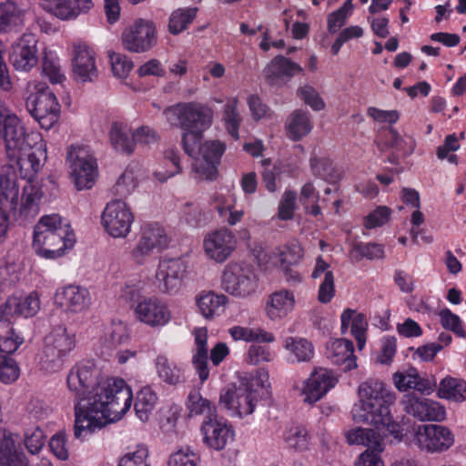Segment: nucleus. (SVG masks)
Returning a JSON list of instances; mask_svg holds the SVG:
<instances>
[{
  "mask_svg": "<svg viewBox=\"0 0 466 466\" xmlns=\"http://www.w3.org/2000/svg\"><path fill=\"white\" fill-rule=\"evenodd\" d=\"M66 386L76 400L74 436L77 440L120 420L131 407L132 392L126 381L103 377L93 360L76 363L67 373Z\"/></svg>",
  "mask_w": 466,
  "mask_h": 466,
  "instance_id": "1",
  "label": "nucleus"
},
{
  "mask_svg": "<svg viewBox=\"0 0 466 466\" xmlns=\"http://www.w3.org/2000/svg\"><path fill=\"white\" fill-rule=\"evenodd\" d=\"M359 397L360 402L351 410L354 420L373 425L380 441L388 436L400 441L401 426L393 420L390 411V406L396 400L395 393L382 381L370 379L360 385Z\"/></svg>",
  "mask_w": 466,
  "mask_h": 466,
  "instance_id": "2",
  "label": "nucleus"
},
{
  "mask_svg": "<svg viewBox=\"0 0 466 466\" xmlns=\"http://www.w3.org/2000/svg\"><path fill=\"white\" fill-rule=\"evenodd\" d=\"M76 243L70 225L58 214L43 216L34 228L33 248L35 253L46 259H56L65 255Z\"/></svg>",
  "mask_w": 466,
  "mask_h": 466,
  "instance_id": "3",
  "label": "nucleus"
},
{
  "mask_svg": "<svg viewBox=\"0 0 466 466\" xmlns=\"http://www.w3.org/2000/svg\"><path fill=\"white\" fill-rule=\"evenodd\" d=\"M167 121L182 129L181 144L184 151H193L198 139L212 124L213 110L198 102L178 103L165 110Z\"/></svg>",
  "mask_w": 466,
  "mask_h": 466,
  "instance_id": "4",
  "label": "nucleus"
},
{
  "mask_svg": "<svg viewBox=\"0 0 466 466\" xmlns=\"http://www.w3.org/2000/svg\"><path fill=\"white\" fill-rule=\"evenodd\" d=\"M25 106L42 128L48 130L58 120L60 105L46 83L33 80L25 86Z\"/></svg>",
  "mask_w": 466,
  "mask_h": 466,
  "instance_id": "5",
  "label": "nucleus"
},
{
  "mask_svg": "<svg viewBox=\"0 0 466 466\" xmlns=\"http://www.w3.org/2000/svg\"><path fill=\"white\" fill-rule=\"evenodd\" d=\"M192 335L194 347L191 350V363L199 380L203 383L209 378L208 329L207 328H195ZM228 354L229 349L227 344L218 342L210 350V361L214 366H218Z\"/></svg>",
  "mask_w": 466,
  "mask_h": 466,
  "instance_id": "6",
  "label": "nucleus"
},
{
  "mask_svg": "<svg viewBox=\"0 0 466 466\" xmlns=\"http://www.w3.org/2000/svg\"><path fill=\"white\" fill-rule=\"evenodd\" d=\"M76 335L63 326H58L46 336L41 366L48 372L62 369L67 356L76 348Z\"/></svg>",
  "mask_w": 466,
  "mask_h": 466,
  "instance_id": "7",
  "label": "nucleus"
},
{
  "mask_svg": "<svg viewBox=\"0 0 466 466\" xmlns=\"http://www.w3.org/2000/svg\"><path fill=\"white\" fill-rule=\"evenodd\" d=\"M193 151H184L194 159L192 172L195 178L199 180H214L218 177V167L220 164L221 157L225 152L226 146L218 140L198 139Z\"/></svg>",
  "mask_w": 466,
  "mask_h": 466,
  "instance_id": "8",
  "label": "nucleus"
},
{
  "mask_svg": "<svg viewBox=\"0 0 466 466\" xmlns=\"http://www.w3.org/2000/svg\"><path fill=\"white\" fill-rule=\"evenodd\" d=\"M66 160L76 189L91 188L97 177V164L89 147L81 145L71 146L67 151Z\"/></svg>",
  "mask_w": 466,
  "mask_h": 466,
  "instance_id": "9",
  "label": "nucleus"
},
{
  "mask_svg": "<svg viewBox=\"0 0 466 466\" xmlns=\"http://www.w3.org/2000/svg\"><path fill=\"white\" fill-rule=\"evenodd\" d=\"M258 286V277L252 267L244 263H228L222 274L221 288L227 293L238 297L252 296Z\"/></svg>",
  "mask_w": 466,
  "mask_h": 466,
  "instance_id": "10",
  "label": "nucleus"
},
{
  "mask_svg": "<svg viewBox=\"0 0 466 466\" xmlns=\"http://www.w3.org/2000/svg\"><path fill=\"white\" fill-rule=\"evenodd\" d=\"M169 238L165 229L157 223L144 224L137 242L130 252L132 260L137 265L145 264L147 259L166 249Z\"/></svg>",
  "mask_w": 466,
  "mask_h": 466,
  "instance_id": "11",
  "label": "nucleus"
},
{
  "mask_svg": "<svg viewBox=\"0 0 466 466\" xmlns=\"http://www.w3.org/2000/svg\"><path fill=\"white\" fill-rule=\"evenodd\" d=\"M258 403L257 392L245 384H229L219 395V406L233 418H244L254 412Z\"/></svg>",
  "mask_w": 466,
  "mask_h": 466,
  "instance_id": "12",
  "label": "nucleus"
},
{
  "mask_svg": "<svg viewBox=\"0 0 466 466\" xmlns=\"http://www.w3.org/2000/svg\"><path fill=\"white\" fill-rule=\"evenodd\" d=\"M412 441L422 451L441 453L455 441L453 432L441 424H421L413 429Z\"/></svg>",
  "mask_w": 466,
  "mask_h": 466,
  "instance_id": "13",
  "label": "nucleus"
},
{
  "mask_svg": "<svg viewBox=\"0 0 466 466\" xmlns=\"http://www.w3.org/2000/svg\"><path fill=\"white\" fill-rule=\"evenodd\" d=\"M134 220L131 208L121 199L107 203L101 215L102 226L114 238H127L131 231Z\"/></svg>",
  "mask_w": 466,
  "mask_h": 466,
  "instance_id": "14",
  "label": "nucleus"
},
{
  "mask_svg": "<svg viewBox=\"0 0 466 466\" xmlns=\"http://www.w3.org/2000/svg\"><path fill=\"white\" fill-rule=\"evenodd\" d=\"M125 49L132 53H146L157 43V32L153 22L146 19H137L127 26L121 35Z\"/></svg>",
  "mask_w": 466,
  "mask_h": 466,
  "instance_id": "15",
  "label": "nucleus"
},
{
  "mask_svg": "<svg viewBox=\"0 0 466 466\" xmlns=\"http://www.w3.org/2000/svg\"><path fill=\"white\" fill-rule=\"evenodd\" d=\"M188 264L183 258H163L156 270V281L163 293L175 294L183 285Z\"/></svg>",
  "mask_w": 466,
  "mask_h": 466,
  "instance_id": "16",
  "label": "nucleus"
},
{
  "mask_svg": "<svg viewBox=\"0 0 466 466\" xmlns=\"http://www.w3.org/2000/svg\"><path fill=\"white\" fill-rule=\"evenodd\" d=\"M346 437L350 444L367 447L359 458V466H384L380 457L384 450L383 443L373 430L358 427L348 431Z\"/></svg>",
  "mask_w": 466,
  "mask_h": 466,
  "instance_id": "17",
  "label": "nucleus"
},
{
  "mask_svg": "<svg viewBox=\"0 0 466 466\" xmlns=\"http://www.w3.org/2000/svg\"><path fill=\"white\" fill-rule=\"evenodd\" d=\"M401 405L406 413L420 421H442L446 418L444 406L414 392L403 395Z\"/></svg>",
  "mask_w": 466,
  "mask_h": 466,
  "instance_id": "18",
  "label": "nucleus"
},
{
  "mask_svg": "<svg viewBox=\"0 0 466 466\" xmlns=\"http://www.w3.org/2000/svg\"><path fill=\"white\" fill-rule=\"evenodd\" d=\"M337 382L338 379L331 370L319 368L312 371L301 386H296L295 390H299L303 402L312 405L334 388Z\"/></svg>",
  "mask_w": 466,
  "mask_h": 466,
  "instance_id": "19",
  "label": "nucleus"
},
{
  "mask_svg": "<svg viewBox=\"0 0 466 466\" xmlns=\"http://www.w3.org/2000/svg\"><path fill=\"white\" fill-rule=\"evenodd\" d=\"M11 167L16 168L20 177L30 183L40 171L46 159L45 145L41 142L35 147L31 146L26 150L16 151L14 157H7Z\"/></svg>",
  "mask_w": 466,
  "mask_h": 466,
  "instance_id": "20",
  "label": "nucleus"
},
{
  "mask_svg": "<svg viewBox=\"0 0 466 466\" xmlns=\"http://www.w3.org/2000/svg\"><path fill=\"white\" fill-rule=\"evenodd\" d=\"M200 432L203 442L215 451L224 450L235 438V430L227 420L210 416L204 419Z\"/></svg>",
  "mask_w": 466,
  "mask_h": 466,
  "instance_id": "21",
  "label": "nucleus"
},
{
  "mask_svg": "<svg viewBox=\"0 0 466 466\" xmlns=\"http://www.w3.org/2000/svg\"><path fill=\"white\" fill-rule=\"evenodd\" d=\"M237 239L228 228H220L208 233L203 240L206 256L217 263L225 262L235 250Z\"/></svg>",
  "mask_w": 466,
  "mask_h": 466,
  "instance_id": "22",
  "label": "nucleus"
},
{
  "mask_svg": "<svg viewBox=\"0 0 466 466\" xmlns=\"http://www.w3.org/2000/svg\"><path fill=\"white\" fill-rule=\"evenodd\" d=\"M9 61L17 71L28 72L37 65V40L33 34H24L13 46Z\"/></svg>",
  "mask_w": 466,
  "mask_h": 466,
  "instance_id": "23",
  "label": "nucleus"
},
{
  "mask_svg": "<svg viewBox=\"0 0 466 466\" xmlns=\"http://www.w3.org/2000/svg\"><path fill=\"white\" fill-rule=\"evenodd\" d=\"M40 309V299L37 292H31L25 297H10L0 307V321L11 322L15 318H31Z\"/></svg>",
  "mask_w": 466,
  "mask_h": 466,
  "instance_id": "24",
  "label": "nucleus"
},
{
  "mask_svg": "<svg viewBox=\"0 0 466 466\" xmlns=\"http://www.w3.org/2000/svg\"><path fill=\"white\" fill-rule=\"evenodd\" d=\"M135 315L139 321L152 328L166 326L171 319L167 306L157 297L139 301L135 308Z\"/></svg>",
  "mask_w": 466,
  "mask_h": 466,
  "instance_id": "25",
  "label": "nucleus"
},
{
  "mask_svg": "<svg viewBox=\"0 0 466 466\" xmlns=\"http://www.w3.org/2000/svg\"><path fill=\"white\" fill-rule=\"evenodd\" d=\"M55 303L66 313H81L89 308L91 297L86 288L68 285L57 289Z\"/></svg>",
  "mask_w": 466,
  "mask_h": 466,
  "instance_id": "26",
  "label": "nucleus"
},
{
  "mask_svg": "<svg viewBox=\"0 0 466 466\" xmlns=\"http://www.w3.org/2000/svg\"><path fill=\"white\" fill-rule=\"evenodd\" d=\"M73 71L81 82H93L97 78L96 53L86 44L74 46Z\"/></svg>",
  "mask_w": 466,
  "mask_h": 466,
  "instance_id": "27",
  "label": "nucleus"
},
{
  "mask_svg": "<svg viewBox=\"0 0 466 466\" xmlns=\"http://www.w3.org/2000/svg\"><path fill=\"white\" fill-rule=\"evenodd\" d=\"M393 380L396 388L400 391L413 389L422 394L430 395L437 388L435 377H420L414 368L403 372H396L393 375Z\"/></svg>",
  "mask_w": 466,
  "mask_h": 466,
  "instance_id": "28",
  "label": "nucleus"
},
{
  "mask_svg": "<svg viewBox=\"0 0 466 466\" xmlns=\"http://www.w3.org/2000/svg\"><path fill=\"white\" fill-rule=\"evenodd\" d=\"M326 357L335 365L342 366L344 371L357 368L354 345L346 339H330L326 346Z\"/></svg>",
  "mask_w": 466,
  "mask_h": 466,
  "instance_id": "29",
  "label": "nucleus"
},
{
  "mask_svg": "<svg viewBox=\"0 0 466 466\" xmlns=\"http://www.w3.org/2000/svg\"><path fill=\"white\" fill-rule=\"evenodd\" d=\"M43 196L42 189L35 185L27 183L23 187L21 199L19 198L20 203L16 209L17 212L15 214L20 223L29 222L38 215Z\"/></svg>",
  "mask_w": 466,
  "mask_h": 466,
  "instance_id": "30",
  "label": "nucleus"
},
{
  "mask_svg": "<svg viewBox=\"0 0 466 466\" xmlns=\"http://www.w3.org/2000/svg\"><path fill=\"white\" fill-rule=\"evenodd\" d=\"M43 8L61 20H71L93 6L92 0H46Z\"/></svg>",
  "mask_w": 466,
  "mask_h": 466,
  "instance_id": "31",
  "label": "nucleus"
},
{
  "mask_svg": "<svg viewBox=\"0 0 466 466\" xmlns=\"http://www.w3.org/2000/svg\"><path fill=\"white\" fill-rule=\"evenodd\" d=\"M2 133L3 137L0 139H4L5 142L7 157H14L16 151L26 150L31 146L28 141L29 136L25 134L24 127L15 115L9 117Z\"/></svg>",
  "mask_w": 466,
  "mask_h": 466,
  "instance_id": "32",
  "label": "nucleus"
},
{
  "mask_svg": "<svg viewBox=\"0 0 466 466\" xmlns=\"http://www.w3.org/2000/svg\"><path fill=\"white\" fill-rule=\"evenodd\" d=\"M301 71L299 65L285 56H278L264 69V76L269 85L279 86L282 84L284 77L289 79Z\"/></svg>",
  "mask_w": 466,
  "mask_h": 466,
  "instance_id": "33",
  "label": "nucleus"
},
{
  "mask_svg": "<svg viewBox=\"0 0 466 466\" xmlns=\"http://www.w3.org/2000/svg\"><path fill=\"white\" fill-rule=\"evenodd\" d=\"M228 299L224 294L214 291H202L196 297V304L199 313L206 319H213L220 316L225 309Z\"/></svg>",
  "mask_w": 466,
  "mask_h": 466,
  "instance_id": "34",
  "label": "nucleus"
},
{
  "mask_svg": "<svg viewBox=\"0 0 466 466\" xmlns=\"http://www.w3.org/2000/svg\"><path fill=\"white\" fill-rule=\"evenodd\" d=\"M154 365L158 379L164 383L177 386L186 381L183 367L169 360L166 355H158L154 360Z\"/></svg>",
  "mask_w": 466,
  "mask_h": 466,
  "instance_id": "35",
  "label": "nucleus"
},
{
  "mask_svg": "<svg viewBox=\"0 0 466 466\" xmlns=\"http://www.w3.org/2000/svg\"><path fill=\"white\" fill-rule=\"evenodd\" d=\"M340 320L342 333H346L349 327H350V333L357 340L359 350H361L366 344V330L368 328L365 315L346 309L340 316Z\"/></svg>",
  "mask_w": 466,
  "mask_h": 466,
  "instance_id": "36",
  "label": "nucleus"
},
{
  "mask_svg": "<svg viewBox=\"0 0 466 466\" xmlns=\"http://www.w3.org/2000/svg\"><path fill=\"white\" fill-rule=\"evenodd\" d=\"M295 297L292 291L282 289L272 293L268 300L266 311L268 317L274 320L286 317L292 311Z\"/></svg>",
  "mask_w": 466,
  "mask_h": 466,
  "instance_id": "37",
  "label": "nucleus"
},
{
  "mask_svg": "<svg viewBox=\"0 0 466 466\" xmlns=\"http://www.w3.org/2000/svg\"><path fill=\"white\" fill-rule=\"evenodd\" d=\"M286 128L289 138L300 140L312 130L309 113L303 109L293 111L287 119Z\"/></svg>",
  "mask_w": 466,
  "mask_h": 466,
  "instance_id": "38",
  "label": "nucleus"
},
{
  "mask_svg": "<svg viewBox=\"0 0 466 466\" xmlns=\"http://www.w3.org/2000/svg\"><path fill=\"white\" fill-rule=\"evenodd\" d=\"M110 142L113 147L121 153L130 155L134 152L136 139L134 138V132L123 124L114 123L111 127Z\"/></svg>",
  "mask_w": 466,
  "mask_h": 466,
  "instance_id": "39",
  "label": "nucleus"
},
{
  "mask_svg": "<svg viewBox=\"0 0 466 466\" xmlns=\"http://www.w3.org/2000/svg\"><path fill=\"white\" fill-rule=\"evenodd\" d=\"M437 395L447 400L463 402L466 400V380L447 376L441 380Z\"/></svg>",
  "mask_w": 466,
  "mask_h": 466,
  "instance_id": "40",
  "label": "nucleus"
},
{
  "mask_svg": "<svg viewBox=\"0 0 466 466\" xmlns=\"http://www.w3.org/2000/svg\"><path fill=\"white\" fill-rule=\"evenodd\" d=\"M283 346L289 352L290 362L309 361L314 355L313 345L306 339L288 337L285 339Z\"/></svg>",
  "mask_w": 466,
  "mask_h": 466,
  "instance_id": "41",
  "label": "nucleus"
},
{
  "mask_svg": "<svg viewBox=\"0 0 466 466\" xmlns=\"http://www.w3.org/2000/svg\"><path fill=\"white\" fill-rule=\"evenodd\" d=\"M157 402V393L149 386L143 387L137 393L134 405L137 418L141 421H147L155 410Z\"/></svg>",
  "mask_w": 466,
  "mask_h": 466,
  "instance_id": "42",
  "label": "nucleus"
},
{
  "mask_svg": "<svg viewBox=\"0 0 466 466\" xmlns=\"http://www.w3.org/2000/svg\"><path fill=\"white\" fill-rule=\"evenodd\" d=\"M214 201L215 208L223 221L234 226L241 220L244 212L243 210L234 209L235 200L232 195H217Z\"/></svg>",
  "mask_w": 466,
  "mask_h": 466,
  "instance_id": "43",
  "label": "nucleus"
},
{
  "mask_svg": "<svg viewBox=\"0 0 466 466\" xmlns=\"http://www.w3.org/2000/svg\"><path fill=\"white\" fill-rule=\"evenodd\" d=\"M228 333L234 340H244L247 342H267L270 343L275 340L272 333L266 331L260 328H247L242 326H233L228 329Z\"/></svg>",
  "mask_w": 466,
  "mask_h": 466,
  "instance_id": "44",
  "label": "nucleus"
},
{
  "mask_svg": "<svg viewBox=\"0 0 466 466\" xmlns=\"http://www.w3.org/2000/svg\"><path fill=\"white\" fill-rule=\"evenodd\" d=\"M20 9L14 2L0 4V32L6 33L22 25Z\"/></svg>",
  "mask_w": 466,
  "mask_h": 466,
  "instance_id": "45",
  "label": "nucleus"
},
{
  "mask_svg": "<svg viewBox=\"0 0 466 466\" xmlns=\"http://www.w3.org/2000/svg\"><path fill=\"white\" fill-rule=\"evenodd\" d=\"M198 8L186 7L175 10L169 17L168 30L173 35H178L190 25L197 15Z\"/></svg>",
  "mask_w": 466,
  "mask_h": 466,
  "instance_id": "46",
  "label": "nucleus"
},
{
  "mask_svg": "<svg viewBox=\"0 0 466 466\" xmlns=\"http://www.w3.org/2000/svg\"><path fill=\"white\" fill-rule=\"evenodd\" d=\"M309 166L312 174L329 183H335L339 178V173L327 157H311Z\"/></svg>",
  "mask_w": 466,
  "mask_h": 466,
  "instance_id": "47",
  "label": "nucleus"
},
{
  "mask_svg": "<svg viewBox=\"0 0 466 466\" xmlns=\"http://www.w3.org/2000/svg\"><path fill=\"white\" fill-rule=\"evenodd\" d=\"M225 127L228 134L235 139H238L239 125L241 123V116L238 110V100L237 98H231L227 101L224 106V116H223Z\"/></svg>",
  "mask_w": 466,
  "mask_h": 466,
  "instance_id": "48",
  "label": "nucleus"
},
{
  "mask_svg": "<svg viewBox=\"0 0 466 466\" xmlns=\"http://www.w3.org/2000/svg\"><path fill=\"white\" fill-rule=\"evenodd\" d=\"M25 456L15 449V441L9 431H0V466H5Z\"/></svg>",
  "mask_w": 466,
  "mask_h": 466,
  "instance_id": "49",
  "label": "nucleus"
},
{
  "mask_svg": "<svg viewBox=\"0 0 466 466\" xmlns=\"http://www.w3.org/2000/svg\"><path fill=\"white\" fill-rule=\"evenodd\" d=\"M46 434L43 429L37 425H32L25 429L24 431V442L25 446L27 449L28 452L33 455L38 454L45 443H46Z\"/></svg>",
  "mask_w": 466,
  "mask_h": 466,
  "instance_id": "50",
  "label": "nucleus"
},
{
  "mask_svg": "<svg viewBox=\"0 0 466 466\" xmlns=\"http://www.w3.org/2000/svg\"><path fill=\"white\" fill-rule=\"evenodd\" d=\"M188 416L194 417L205 415V419L208 416L212 417L214 410L210 401L203 398L199 392L192 391L187 397Z\"/></svg>",
  "mask_w": 466,
  "mask_h": 466,
  "instance_id": "51",
  "label": "nucleus"
},
{
  "mask_svg": "<svg viewBox=\"0 0 466 466\" xmlns=\"http://www.w3.org/2000/svg\"><path fill=\"white\" fill-rule=\"evenodd\" d=\"M42 71L52 84H59L65 79L64 74L61 72L58 57L51 53L46 52L43 57Z\"/></svg>",
  "mask_w": 466,
  "mask_h": 466,
  "instance_id": "52",
  "label": "nucleus"
},
{
  "mask_svg": "<svg viewBox=\"0 0 466 466\" xmlns=\"http://www.w3.org/2000/svg\"><path fill=\"white\" fill-rule=\"evenodd\" d=\"M0 191L2 197L9 202V208L15 210L19 204V186L15 179L7 176H1L0 177Z\"/></svg>",
  "mask_w": 466,
  "mask_h": 466,
  "instance_id": "53",
  "label": "nucleus"
},
{
  "mask_svg": "<svg viewBox=\"0 0 466 466\" xmlns=\"http://www.w3.org/2000/svg\"><path fill=\"white\" fill-rule=\"evenodd\" d=\"M147 459V447L143 444H139L134 450L125 453L119 459L117 466H150Z\"/></svg>",
  "mask_w": 466,
  "mask_h": 466,
  "instance_id": "54",
  "label": "nucleus"
},
{
  "mask_svg": "<svg viewBox=\"0 0 466 466\" xmlns=\"http://www.w3.org/2000/svg\"><path fill=\"white\" fill-rule=\"evenodd\" d=\"M20 376L17 362L10 356L0 354V380L5 384H11Z\"/></svg>",
  "mask_w": 466,
  "mask_h": 466,
  "instance_id": "55",
  "label": "nucleus"
},
{
  "mask_svg": "<svg viewBox=\"0 0 466 466\" xmlns=\"http://www.w3.org/2000/svg\"><path fill=\"white\" fill-rule=\"evenodd\" d=\"M283 437L291 449L302 451L308 446L307 431L302 426L292 425L286 430Z\"/></svg>",
  "mask_w": 466,
  "mask_h": 466,
  "instance_id": "56",
  "label": "nucleus"
},
{
  "mask_svg": "<svg viewBox=\"0 0 466 466\" xmlns=\"http://www.w3.org/2000/svg\"><path fill=\"white\" fill-rule=\"evenodd\" d=\"M298 97L314 111H320L325 108V102L313 86L305 85L297 90Z\"/></svg>",
  "mask_w": 466,
  "mask_h": 466,
  "instance_id": "57",
  "label": "nucleus"
},
{
  "mask_svg": "<svg viewBox=\"0 0 466 466\" xmlns=\"http://www.w3.org/2000/svg\"><path fill=\"white\" fill-rule=\"evenodd\" d=\"M389 145L396 150L401 151L404 155H410L416 147V141L412 137H400L396 129H389Z\"/></svg>",
  "mask_w": 466,
  "mask_h": 466,
  "instance_id": "58",
  "label": "nucleus"
},
{
  "mask_svg": "<svg viewBox=\"0 0 466 466\" xmlns=\"http://www.w3.org/2000/svg\"><path fill=\"white\" fill-rule=\"evenodd\" d=\"M109 57L114 76L118 78L127 77L134 66L132 60L120 53H113Z\"/></svg>",
  "mask_w": 466,
  "mask_h": 466,
  "instance_id": "59",
  "label": "nucleus"
},
{
  "mask_svg": "<svg viewBox=\"0 0 466 466\" xmlns=\"http://www.w3.org/2000/svg\"><path fill=\"white\" fill-rule=\"evenodd\" d=\"M198 454L189 448L181 449L174 452L168 460V466H200Z\"/></svg>",
  "mask_w": 466,
  "mask_h": 466,
  "instance_id": "60",
  "label": "nucleus"
},
{
  "mask_svg": "<svg viewBox=\"0 0 466 466\" xmlns=\"http://www.w3.org/2000/svg\"><path fill=\"white\" fill-rule=\"evenodd\" d=\"M439 315L444 329L451 330L460 338H466V331L458 315L451 312L449 309H441Z\"/></svg>",
  "mask_w": 466,
  "mask_h": 466,
  "instance_id": "61",
  "label": "nucleus"
},
{
  "mask_svg": "<svg viewBox=\"0 0 466 466\" xmlns=\"http://www.w3.org/2000/svg\"><path fill=\"white\" fill-rule=\"evenodd\" d=\"M297 193L286 190L279 201L278 217L281 220H289L294 217L296 208Z\"/></svg>",
  "mask_w": 466,
  "mask_h": 466,
  "instance_id": "62",
  "label": "nucleus"
},
{
  "mask_svg": "<svg viewBox=\"0 0 466 466\" xmlns=\"http://www.w3.org/2000/svg\"><path fill=\"white\" fill-rule=\"evenodd\" d=\"M390 208L386 206H380L365 217L364 226L369 229L382 227L390 220Z\"/></svg>",
  "mask_w": 466,
  "mask_h": 466,
  "instance_id": "63",
  "label": "nucleus"
},
{
  "mask_svg": "<svg viewBox=\"0 0 466 466\" xmlns=\"http://www.w3.org/2000/svg\"><path fill=\"white\" fill-rule=\"evenodd\" d=\"M274 358L275 353L268 347L261 345H251L247 353V361L252 365L270 362Z\"/></svg>",
  "mask_w": 466,
  "mask_h": 466,
  "instance_id": "64",
  "label": "nucleus"
}]
</instances>
